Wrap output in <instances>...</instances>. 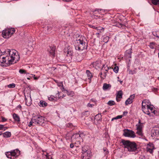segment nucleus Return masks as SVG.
I'll return each mask as SVG.
<instances>
[{
  "label": "nucleus",
  "instance_id": "1",
  "mask_svg": "<svg viewBox=\"0 0 159 159\" xmlns=\"http://www.w3.org/2000/svg\"><path fill=\"white\" fill-rule=\"evenodd\" d=\"M7 53L5 56L2 57V54L0 55V65L2 66H7L13 64L18 61L20 58L17 52L13 49H7L6 52ZM0 50V54H1Z\"/></svg>",
  "mask_w": 159,
  "mask_h": 159
},
{
  "label": "nucleus",
  "instance_id": "2",
  "mask_svg": "<svg viewBox=\"0 0 159 159\" xmlns=\"http://www.w3.org/2000/svg\"><path fill=\"white\" fill-rule=\"evenodd\" d=\"M142 109L143 112L150 116H152L151 115V113H153V115L156 114V111L155 108L151 104L150 102L148 100H143L142 102Z\"/></svg>",
  "mask_w": 159,
  "mask_h": 159
},
{
  "label": "nucleus",
  "instance_id": "3",
  "mask_svg": "<svg viewBox=\"0 0 159 159\" xmlns=\"http://www.w3.org/2000/svg\"><path fill=\"white\" fill-rule=\"evenodd\" d=\"M85 38L83 36H79L75 41V46L76 50H83L86 48Z\"/></svg>",
  "mask_w": 159,
  "mask_h": 159
},
{
  "label": "nucleus",
  "instance_id": "4",
  "mask_svg": "<svg viewBox=\"0 0 159 159\" xmlns=\"http://www.w3.org/2000/svg\"><path fill=\"white\" fill-rule=\"evenodd\" d=\"M122 143L124 145L125 148H127L129 152H135L137 149V145L134 142L122 140Z\"/></svg>",
  "mask_w": 159,
  "mask_h": 159
},
{
  "label": "nucleus",
  "instance_id": "5",
  "mask_svg": "<svg viewBox=\"0 0 159 159\" xmlns=\"http://www.w3.org/2000/svg\"><path fill=\"white\" fill-rule=\"evenodd\" d=\"M15 29L12 28L6 29L2 31V35L4 38L8 39L15 33Z\"/></svg>",
  "mask_w": 159,
  "mask_h": 159
},
{
  "label": "nucleus",
  "instance_id": "6",
  "mask_svg": "<svg viewBox=\"0 0 159 159\" xmlns=\"http://www.w3.org/2000/svg\"><path fill=\"white\" fill-rule=\"evenodd\" d=\"M91 152L87 146L82 147V159H90Z\"/></svg>",
  "mask_w": 159,
  "mask_h": 159
},
{
  "label": "nucleus",
  "instance_id": "7",
  "mask_svg": "<svg viewBox=\"0 0 159 159\" xmlns=\"http://www.w3.org/2000/svg\"><path fill=\"white\" fill-rule=\"evenodd\" d=\"M20 154V151L18 149H15L11 152H7L6 153L7 157L10 159H16Z\"/></svg>",
  "mask_w": 159,
  "mask_h": 159
},
{
  "label": "nucleus",
  "instance_id": "8",
  "mask_svg": "<svg viewBox=\"0 0 159 159\" xmlns=\"http://www.w3.org/2000/svg\"><path fill=\"white\" fill-rule=\"evenodd\" d=\"M32 121L35 124L41 125L44 122L45 120L42 116H36L33 118Z\"/></svg>",
  "mask_w": 159,
  "mask_h": 159
},
{
  "label": "nucleus",
  "instance_id": "9",
  "mask_svg": "<svg viewBox=\"0 0 159 159\" xmlns=\"http://www.w3.org/2000/svg\"><path fill=\"white\" fill-rule=\"evenodd\" d=\"M124 135L125 136L133 138L135 136V134L133 131L128 129L125 130Z\"/></svg>",
  "mask_w": 159,
  "mask_h": 159
},
{
  "label": "nucleus",
  "instance_id": "10",
  "mask_svg": "<svg viewBox=\"0 0 159 159\" xmlns=\"http://www.w3.org/2000/svg\"><path fill=\"white\" fill-rule=\"evenodd\" d=\"M155 148L153 144L152 143H149L147 145V151L151 154H152L153 150Z\"/></svg>",
  "mask_w": 159,
  "mask_h": 159
},
{
  "label": "nucleus",
  "instance_id": "11",
  "mask_svg": "<svg viewBox=\"0 0 159 159\" xmlns=\"http://www.w3.org/2000/svg\"><path fill=\"white\" fill-rule=\"evenodd\" d=\"M151 136L153 139H158V130L157 128H154L152 130Z\"/></svg>",
  "mask_w": 159,
  "mask_h": 159
},
{
  "label": "nucleus",
  "instance_id": "12",
  "mask_svg": "<svg viewBox=\"0 0 159 159\" xmlns=\"http://www.w3.org/2000/svg\"><path fill=\"white\" fill-rule=\"evenodd\" d=\"M84 135L83 133L80 134L76 133L72 136L71 139H83L84 138Z\"/></svg>",
  "mask_w": 159,
  "mask_h": 159
},
{
  "label": "nucleus",
  "instance_id": "13",
  "mask_svg": "<svg viewBox=\"0 0 159 159\" xmlns=\"http://www.w3.org/2000/svg\"><path fill=\"white\" fill-rule=\"evenodd\" d=\"M108 69L109 68L107 66L106 67H105V66L104 65L103 66L102 69L103 75L102 76H101V78L102 79H104L106 77L107 75V73Z\"/></svg>",
  "mask_w": 159,
  "mask_h": 159
},
{
  "label": "nucleus",
  "instance_id": "14",
  "mask_svg": "<svg viewBox=\"0 0 159 159\" xmlns=\"http://www.w3.org/2000/svg\"><path fill=\"white\" fill-rule=\"evenodd\" d=\"M55 48L53 47H50L48 49L50 55L52 56H54L55 55Z\"/></svg>",
  "mask_w": 159,
  "mask_h": 159
},
{
  "label": "nucleus",
  "instance_id": "15",
  "mask_svg": "<svg viewBox=\"0 0 159 159\" xmlns=\"http://www.w3.org/2000/svg\"><path fill=\"white\" fill-rule=\"evenodd\" d=\"M102 11L101 10H95L93 12V15H94V17L96 19H97L98 18H99L100 16H99L98 15V14H99L101 12V11Z\"/></svg>",
  "mask_w": 159,
  "mask_h": 159
},
{
  "label": "nucleus",
  "instance_id": "16",
  "mask_svg": "<svg viewBox=\"0 0 159 159\" xmlns=\"http://www.w3.org/2000/svg\"><path fill=\"white\" fill-rule=\"evenodd\" d=\"M137 130H142L143 127V124L141 123L140 120H139L138 123L136 125Z\"/></svg>",
  "mask_w": 159,
  "mask_h": 159
},
{
  "label": "nucleus",
  "instance_id": "17",
  "mask_svg": "<svg viewBox=\"0 0 159 159\" xmlns=\"http://www.w3.org/2000/svg\"><path fill=\"white\" fill-rule=\"evenodd\" d=\"M13 117L15 121L19 122L20 121V118L19 116L16 113H14L13 115Z\"/></svg>",
  "mask_w": 159,
  "mask_h": 159
},
{
  "label": "nucleus",
  "instance_id": "18",
  "mask_svg": "<svg viewBox=\"0 0 159 159\" xmlns=\"http://www.w3.org/2000/svg\"><path fill=\"white\" fill-rule=\"evenodd\" d=\"M43 156L46 159H52V156L45 152H44Z\"/></svg>",
  "mask_w": 159,
  "mask_h": 159
},
{
  "label": "nucleus",
  "instance_id": "19",
  "mask_svg": "<svg viewBox=\"0 0 159 159\" xmlns=\"http://www.w3.org/2000/svg\"><path fill=\"white\" fill-rule=\"evenodd\" d=\"M86 73L87 75V77H88V79L90 80L89 82H90V81H91V78L93 76L92 73H91L89 71V70H87L86 71Z\"/></svg>",
  "mask_w": 159,
  "mask_h": 159
},
{
  "label": "nucleus",
  "instance_id": "20",
  "mask_svg": "<svg viewBox=\"0 0 159 159\" xmlns=\"http://www.w3.org/2000/svg\"><path fill=\"white\" fill-rule=\"evenodd\" d=\"M39 105L40 107H44L47 106L48 104L45 101L43 100L40 101L39 103Z\"/></svg>",
  "mask_w": 159,
  "mask_h": 159
},
{
  "label": "nucleus",
  "instance_id": "21",
  "mask_svg": "<svg viewBox=\"0 0 159 159\" xmlns=\"http://www.w3.org/2000/svg\"><path fill=\"white\" fill-rule=\"evenodd\" d=\"M137 134L140 136V138H141L143 139L145 138L143 136L142 130H137Z\"/></svg>",
  "mask_w": 159,
  "mask_h": 159
},
{
  "label": "nucleus",
  "instance_id": "22",
  "mask_svg": "<svg viewBox=\"0 0 159 159\" xmlns=\"http://www.w3.org/2000/svg\"><path fill=\"white\" fill-rule=\"evenodd\" d=\"M3 135L5 138H8L11 136V134L10 132L7 131L3 133Z\"/></svg>",
  "mask_w": 159,
  "mask_h": 159
},
{
  "label": "nucleus",
  "instance_id": "23",
  "mask_svg": "<svg viewBox=\"0 0 159 159\" xmlns=\"http://www.w3.org/2000/svg\"><path fill=\"white\" fill-rule=\"evenodd\" d=\"M111 85L110 84H107L106 83H105L103 84V89L104 90H106L108 89L109 88H110Z\"/></svg>",
  "mask_w": 159,
  "mask_h": 159
},
{
  "label": "nucleus",
  "instance_id": "24",
  "mask_svg": "<svg viewBox=\"0 0 159 159\" xmlns=\"http://www.w3.org/2000/svg\"><path fill=\"white\" fill-rule=\"evenodd\" d=\"M122 95L123 93L122 91L121 90L119 91L117 93L116 97L119 98H122Z\"/></svg>",
  "mask_w": 159,
  "mask_h": 159
},
{
  "label": "nucleus",
  "instance_id": "25",
  "mask_svg": "<svg viewBox=\"0 0 159 159\" xmlns=\"http://www.w3.org/2000/svg\"><path fill=\"white\" fill-rule=\"evenodd\" d=\"M96 29L100 32H102L104 31V29L101 27H96Z\"/></svg>",
  "mask_w": 159,
  "mask_h": 159
},
{
  "label": "nucleus",
  "instance_id": "26",
  "mask_svg": "<svg viewBox=\"0 0 159 159\" xmlns=\"http://www.w3.org/2000/svg\"><path fill=\"white\" fill-rule=\"evenodd\" d=\"M132 101L129 98H128L125 102V104L126 105L132 103Z\"/></svg>",
  "mask_w": 159,
  "mask_h": 159
},
{
  "label": "nucleus",
  "instance_id": "27",
  "mask_svg": "<svg viewBox=\"0 0 159 159\" xmlns=\"http://www.w3.org/2000/svg\"><path fill=\"white\" fill-rule=\"evenodd\" d=\"M152 3L154 5L159 4V0H151Z\"/></svg>",
  "mask_w": 159,
  "mask_h": 159
},
{
  "label": "nucleus",
  "instance_id": "28",
  "mask_svg": "<svg viewBox=\"0 0 159 159\" xmlns=\"http://www.w3.org/2000/svg\"><path fill=\"white\" fill-rule=\"evenodd\" d=\"M107 104L109 106H112L115 105V103L113 101H109L107 103Z\"/></svg>",
  "mask_w": 159,
  "mask_h": 159
},
{
  "label": "nucleus",
  "instance_id": "29",
  "mask_svg": "<svg viewBox=\"0 0 159 159\" xmlns=\"http://www.w3.org/2000/svg\"><path fill=\"white\" fill-rule=\"evenodd\" d=\"M67 94L69 96L73 97L74 95V93L72 91L67 92Z\"/></svg>",
  "mask_w": 159,
  "mask_h": 159
},
{
  "label": "nucleus",
  "instance_id": "30",
  "mask_svg": "<svg viewBox=\"0 0 159 159\" xmlns=\"http://www.w3.org/2000/svg\"><path fill=\"white\" fill-rule=\"evenodd\" d=\"M19 72L20 74H27L26 70L22 69H20L19 70Z\"/></svg>",
  "mask_w": 159,
  "mask_h": 159
},
{
  "label": "nucleus",
  "instance_id": "31",
  "mask_svg": "<svg viewBox=\"0 0 159 159\" xmlns=\"http://www.w3.org/2000/svg\"><path fill=\"white\" fill-rule=\"evenodd\" d=\"M113 71L116 73H117L119 71V67L118 66H115L113 69Z\"/></svg>",
  "mask_w": 159,
  "mask_h": 159
},
{
  "label": "nucleus",
  "instance_id": "32",
  "mask_svg": "<svg viewBox=\"0 0 159 159\" xmlns=\"http://www.w3.org/2000/svg\"><path fill=\"white\" fill-rule=\"evenodd\" d=\"M7 87L11 88H14L15 87V84L14 83L10 84L7 85Z\"/></svg>",
  "mask_w": 159,
  "mask_h": 159
},
{
  "label": "nucleus",
  "instance_id": "33",
  "mask_svg": "<svg viewBox=\"0 0 159 159\" xmlns=\"http://www.w3.org/2000/svg\"><path fill=\"white\" fill-rule=\"evenodd\" d=\"M25 102H26V104L27 106H30L31 105V101H30L29 102H28V100L26 99V98Z\"/></svg>",
  "mask_w": 159,
  "mask_h": 159
},
{
  "label": "nucleus",
  "instance_id": "34",
  "mask_svg": "<svg viewBox=\"0 0 159 159\" xmlns=\"http://www.w3.org/2000/svg\"><path fill=\"white\" fill-rule=\"evenodd\" d=\"M109 39V38L108 37L106 36L104 39V41L106 43L108 41Z\"/></svg>",
  "mask_w": 159,
  "mask_h": 159
},
{
  "label": "nucleus",
  "instance_id": "35",
  "mask_svg": "<svg viewBox=\"0 0 159 159\" xmlns=\"http://www.w3.org/2000/svg\"><path fill=\"white\" fill-rule=\"evenodd\" d=\"M135 97L134 94H133L130 95L129 97V98L132 101H133V100Z\"/></svg>",
  "mask_w": 159,
  "mask_h": 159
},
{
  "label": "nucleus",
  "instance_id": "36",
  "mask_svg": "<svg viewBox=\"0 0 159 159\" xmlns=\"http://www.w3.org/2000/svg\"><path fill=\"white\" fill-rule=\"evenodd\" d=\"M154 43H151L150 44V47L152 49H153L154 48Z\"/></svg>",
  "mask_w": 159,
  "mask_h": 159
},
{
  "label": "nucleus",
  "instance_id": "37",
  "mask_svg": "<svg viewBox=\"0 0 159 159\" xmlns=\"http://www.w3.org/2000/svg\"><path fill=\"white\" fill-rule=\"evenodd\" d=\"M48 99L50 101H53L54 100V99L53 96H51L50 97H48Z\"/></svg>",
  "mask_w": 159,
  "mask_h": 159
},
{
  "label": "nucleus",
  "instance_id": "38",
  "mask_svg": "<svg viewBox=\"0 0 159 159\" xmlns=\"http://www.w3.org/2000/svg\"><path fill=\"white\" fill-rule=\"evenodd\" d=\"M94 102V103L95 104H96V102H97V101L95 99L92 98L90 100V102Z\"/></svg>",
  "mask_w": 159,
  "mask_h": 159
},
{
  "label": "nucleus",
  "instance_id": "39",
  "mask_svg": "<svg viewBox=\"0 0 159 159\" xmlns=\"http://www.w3.org/2000/svg\"><path fill=\"white\" fill-rule=\"evenodd\" d=\"M57 85L59 87L63 86V83L62 82H58L57 84Z\"/></svg>",
  "mask_w": 159,
  "mask_h": 159
},
{
  "label": "nucleus",
  "instance_id": "40",
  "mask_svg": "<svg viewBox=\"0 0 159 159\" xmlns=\"http://www.w3.org/2000/svg\"><path fill=\"white\" fill-rule=\"evenodd\" d=\"M152 34H153V35L154 36H155L156 37L159 38V36L157 34L156 32H153Z\"/></svg>",
  "mask_w": 159,
  "mask_h": 159
},
{
  "label": "nucleus",
  "instance_id": "41",
  "mask_svg": "<svg viewBox=\"0 0 159 159\" xmlns=\"http://www.w3.org/2000/svg\"><path fill=\"white\" fill-rule=\"evenodd\" d=\"M60 93L58 91H57V93L56 96L57 98H60L61 97H60Z\"/></svg>",
  "mask_w": 159,
  "mask_h": 159
},
{
  "label": "nucleus",
  "instance_id": "42",
  "mask_svg": "<svg viewBox=\"0 0 159 159\" xmlns=\"http://www.w3.org/2000/svg\"><path fill=\"white\" fill-rule=\"evenodd\" d=\"M94 105V104H91L90 103H89L87 104V107H92Z\"/></svg>",
  "mask_w": 159,
  "mask_h": 159
},
{
  "label": "nucleus",
  "instance_id": "43",
  "mask_svg": "<svg viewBox=\"0 0 159 159\" xmlns=\"http://www.w3.org/2000/svg\"><path fill=\"white\" fill-rule=\"evenodd\" d=\"M123 116L122 115H119L116 117L115 119H119L121 118Z\"/></svg>",
  "mask_w": 159,
  "mask_h": 159
},
{
  "label": "nucleus",
  "instance_id": "44",
  "mask_svg": "<svg viewBox=\"0 0 159 159\" xmlns=\"http://www.w3.org/2000/svg\"><path fill=\"white\" fill-rule=\"evenodd\" d=\"M52 29V26L51 25H49L47 26V30H50Z\"/></svg>",
  "mask_w": 159,
  "mask_h": 159
},
{
  "label": "nucleus",
  "instance_id": "45",
  "mask_svg": "<svg viewBox=\"0 0 159 159\" xmlns=\"http://www.w3.org/2000/svg\"><path fill=\"white\" fill-rule=\"evenodd\" d=\"M35 124V123H34L33 122H32V120H31V121H30L29 123V126L30 127H31L32 125H33V124Z\"/></svg>",
  "mask_w": 159,
  "mask_h": 159
},
{
  "label": "nucleus",
  "instance_id": "46",
  "mask_svg": "<svg viewBox=\"0 0 159 159\" xmlns=\"http://www.w3.org/2000/svg\"><path fill=\"white\" fill-rule=\"evenodd\" d=\"M7 120V119L5 118L4 117H2V121L3 122L6 121Z\"/></svg>",
  "mask_w": 159,
  "mask_h": 159
},
{
  "label": "nucleus",
  "instance_id": "47",
  "mask_svg": "<svg viewBox=\"0 0 159 159\" xmlns=\"http://www.w3.org/2000/svg\"><path fill=\"white\" fill-rule=\"evenodd\" d=\"M8 128V127H4V125H3V131L5 130H6Z\"/></svg>",
  "mask_w": 159,
  "mask_h": 159
},
{
  "label": "nucleus",
  "instance_id": "48",
  "mask_svg": "<svg viewBox=\"0 0 159 159\" xmlns=\"http://www.w3.org/2000/svg\"><path fill=\"white\" fill-rule=\"evenodd\" d=\"M104 151L105 152V154H107L108 153V151H107L106 149V148H103Z\"/></svg>",
  "mask_w": 159,
  "mask_h": 159
},
{
  "label": "nucleus",
  "instance_id": "49",
  "mask_svg": "<svg viewBox=\"0 0 159 159\" xmlns=\"http://www.w3.org/2000/svg\"><path fill=\"white\" fill-rule=\"evenodd\" d=\"M33 75L34 78V80H37L39 79L38 77H36L35 76V75Z\"/></svg>",
  "mask_w": 159,
  "mask_h": 159
},
{
  "label": "nucleus",
  "instance_id": "50",
  "mask_svg": "<svg viewBox=\"0 0 159 159\" xmlns=\"http://www.w3.org/2000/svg\"><path fill=\"white\" fill-rule=\"evenodd\" d=\"M90 27H91V28H93V29H96V27L95 26H93L92 25H90Z\"/></svg>",
  "mask_w": 159,
  "mask_h": 159
},
{
  "label": "nucleus",
  "instance_id": "51",
  "mask_svg": "<svg viewBox=\"0 0 159 159\" xmlns=\"http://www.w3.org/2000/svg\"><path fill=\"white\" fill-rule=\"evenodd\" d=\"M3 125H0V129L3 130Z\"/></svg>",
  "mask_w": 159,
  "mask_h": 159
},
{
  "label": "nucleus",
  "instance_id": "52",
  "mask_svg": "<svg viewBox=\"0 0 159 159\" xmlns=\"http://www.w3.org/2000/svg\"><path fill=\"white\" fill-rule=\"evenodd\" d=\"M74 147V145L73 143H71L70 144V147L71 148H73Z\"/></svg>",
  "mask_w": 159,
  "mask_h": 159
},
{
  "label": "nucleus",
  "instance_id": "53",
  "mask_svg": "<svg viewBox=\"0 0 159 159\" xmlns=\"http://www.w3.org/2000/svg\"><path fill=\"white\" fill-rule=\"evenodd\" d=\"M107 110H105L102 113V114H106V112H107Z\"/></svg>",
  "mask_w": 159,
  "mask_h": 159
},
{
  "label": "nucleus",
  "instance_id": "54",
  "mask_svg": "<svg viewBox=\"0 0 159 159\" xmlns=\"http://www.w3.org/2000/svg\"><path fill=\"white\" fill-rule=\"evenodd\" d=\"M103 72L102 71H102L101 72V73L99 74V75L101 77V76H102L103 75Z\"/></svg>",
  "mask_w": 159,
  "mask_h": 159
},
{
  "label": "nucleus",
  "instance_id": "55",
  "mask_svg": "<svg viewBox=\"0 0 159 159\" xmlns=\"http://www.w3.org/2000/svg\"><path fill=\"white\" fill-rule=\"evenodd\" d=\"M128 112L127 111H124L123 112V115H126L127 114Z\"/></svg>",
  "mask_w": 159,
  "mask_h": 159
},
{
  "label": "nucleus",
  "instance_id": "56",
  "mask_svg": "<svg viewBox=\"0 0 159 159\" xmlns=\"http://www.w3.org/2000/svg\"><path fill=\"white\" fill-rule=\"evenodd\" d=\"M128 52L129 53V54L130 57H131L130 56V55H131V52L130 51H128Z\"/></svg>",
  "mask_w": 159,
  "mask_h": 159
},
{
  "label": "nucleus",
  "instance_id": "57",
  "mask_svg": "<svg viewBox=\"0 0 159 159\" xmlns=\"http://www.w3.org/2000/svg\"><path fill=\"white\" fill-rule=\"evenodd\" d=\"M118 98H117V97H116V101L117 102H119L120 101V99H119Z\"/></svg>",
  "mask_w": 159,
  "mask_h": 159
},
{
  "label": "nucleus",
  "instance_id": "58",
  "mask_svg": "<svg viewBox=\"0 0 159 159\" xmlns=\"http://www.w3.org/2000/svg\"><path fill=\"white\" fill-rule=\"evenodd\" d=\"M118 81H119L120 82L121 84H122L123 82V81L121 80H118Z\"/></svg>",
  "mask_w": 159,
  "mask_h": 159
},
{
  "label": "nucleus",
  "instance_id": "59",
  "mask_svg": "<svg viewBox=\"0 0 159 159\" xmlns=\"http://www.w3.org/2000/svg\"><path fill=\"white\" fill-rule=\"evenodd\" d=\"M98 63V62L97 61H96V62H94L93 63V64L94 65H96V64Z\"/></svg>",
  "mask_w": 159,
  "mask_h": 159
},
{
  "label": "nucleus",
  "instance_id": "60",
  "mask_svg": "<svg viewBox=\"0 0 159 159\" xmlns=\"http://www.w3.org/2000/svg\"><path fill=\"white\" fill-rule=\"evenodd\" d=\"M54 81L56 82V83L57 84L59 82L58 81L54 80Z\"/></svg>",
  "mask_w": 159,
  "mask_h": 159
},
{
  "label": "nucleus",
  "instance_id": "61",
  "mask_svg": "<svg viewBox=\"0 0 159 159\" xmlns=\"http://www.w3.org/2000/svg\"><path fill=\"white\" fill-rule=\"evenodd\" d=\"M115 118H116V117H114V118H113L112 119V120H113L116 119H115Z\"/></svg>",
  "mask_w": 159,
  "mask_h": 159
},
{
  "label": "nucleus",
  "instance_id": "62",
  "mask_svg": "<svg viewBox=\"0 0 159 159\" xmlns=\"http://www.w3.org/2000/svg\"><path fill=\"white\" fill-rule=\"evenodd\" d=\"M99 33H97L96 34L97 35H99Z\"/></svg>",
  "mask_w": 159,
  "mask_h": 159
},
{
  "label": "nucleus",
  "instance_id": "63",
  "mask_svg": "<svg viewBox=\"0 0 159 159\" xmlns=\"http://www.w3.org/2000/svg\"><path fill=\"white\" fill-rule=\"evenodd\" d=\"M158 136H159V130H158Z\"/></svg>",
  "mask_w": 159,
  "mask_h": 159
},
{
  "label": "nucleus",
  "instance_id": "64",
  "mask_svg": "<svg viewBox=\"0 0 159 159\" xmlns=\"http://www.w3.org/2000/svg\"><path fill=\"white\" fill-rule=\"evenodd\" d=\"M77 143H79V140L77 141Z\"/></svg>",
  "mask_w": 159,
  "mask_h": 159
}]
</instances>
